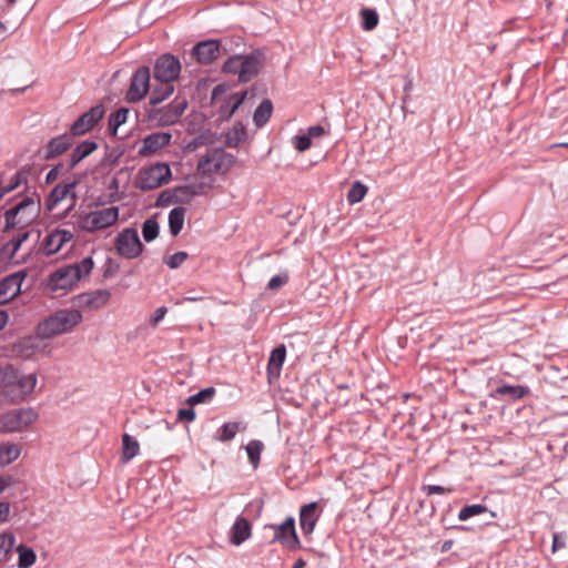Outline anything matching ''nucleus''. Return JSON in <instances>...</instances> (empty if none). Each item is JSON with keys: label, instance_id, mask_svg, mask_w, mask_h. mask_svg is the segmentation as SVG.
<instances>
[{"label": "nucleus", "instance_id": "nucleus-22", "mask_svg": "<svg viewBox=\"0 0 568 568\" xmlns=\"http://www.w3.org/2000/svg\"><path fill=\"white\" fill-rule=\"evenodd\" d=\"M43 337L39 336L38 334L36 336H28L21 338L16 345H14V352L18 356H21L23 358H30L34 354L39 353L44 348V345L42 344Z\"/></svg>", "mask_w": 568, "mask_h": 568}, {"label": "nucleus", "instance_id": "nucleus-35", "mask_svg": "<svg viewBox=\"0 0 568 568\" xmlns=\"http://www.w3.org/2000/svg\"><path fill=\"white\" fill-rule=\"evenodd\" d=\"M16 538L12 534L0 535V562L8 560L12 548L14 546Z\"/></svg>", "mask_w": 568, "mask_h": 568}, {"label": "nucleus", "instance_id": "nucleus-59", "mask_svg": "<svg viewBox=\"0 0 568 568\" xmlns=\"http://www.w3.org/2000/svg\"><path fill=\"white\" fill-rule=\"evenodd\" d=\"M8 323V315L6 312L0 311V331L7 325Z\"/></svg>", "mask_w": 568, "mask_h": 568}, {"label": "nucleus", "instance_id": "nucleus-14", "mask_svg": "<svg viewBox=\"0 0 568 568\" xmlns=\"http://www.w3.org/2000/svg\"><path fill=\"white\" fill-rule=\"evenodd\" d=\"M104 115V108L101 104L92 106L83 113L70 129L72 136L83 135L93 129Z\"/></svg>", "mask_w": 568, "mask_h": 568}, {"label": "nucleus", "instance_id": "nucleus-32", "mask_svg": "<svg viewBox=\"0 0 568 568\" xmlns=\"http://www.w3.org/2000/svg\"><path fill=\"white\" fill-rule=\"evenodd\" d=\"M273 111V105L270 100H263L261 104L256 108L253 121L256 124V126L261 128L271 118Z\"/></svg>", "mask_w": 568, "mask_h": 568}, {"label": "nucleus", "instance_id": "nucleus-5", "mask_svg": "<svg viewBox=\"0 0 568 568\" xmlns=\"http://www.w3.org/2000/svg\"><path fill=\"white\" fill-rule=\"evenodd\" d=\"M40 200L38 197L22 196L11 209L4 213V230L17 226L24 227L31 224L39 215Z\"/></svg>", "mask_w": 568, "mask_h": 568}, {"label": "nucleus", "instance_id": "nucleus-3", "mask_svg": "<svg viewBox=\"0 0 568 568\" xmlns=\"http://www.w3.org/2000/svg\"><path fill=\"white\" fill-rule=\"evenodd\" d=\"M94 267L91 256L84 257L79 263L67 265L57 270L51 276L49 285L52 291L70 290L79 281L87 277Z\"/></svg>", "mask_w": 568, "mask_h": 568}, {"label": "nucleus", "instance_id": "nucleus-6", "mask_svg": "<svg viewBox=\"0 0 568 568\" xmlns=\"http://www.w3.org/2000/svg\"><path fill=\"white\" fill-rule=\"evenodd\" d=\"M119 220V207L109 206L78 215L75 226L83 232L94 233L114 225Z\"/></svg>", "mask_w": 568, "mask_h": 568}, {"label": "nucleus", "instance_id": "nucleus-34", "mask_svg": "<svg viewBox=\"0 0 568 568\" xmlns=\"http://www.w3.org/2000/svg\"><path fill=\"white\" fill-rule=\"evenodd\" d=\"M17 552L19 568H30L37 560L34 550L28 546L19 545L17 547Z\"/></svg>", "mask_w": 568, "mask_h": 568}, {"label": "nucleus", "instance_id": "nucleus-60", "mask_svg": "<svg viewBox=\"0 0 568 568\" xmlns=\"http://www.w3.org/2000/svg\"><path fill=\"white\" fill-rule=\"evenodd\" d=\"M306 562L302 558H300L294 562L293 568H304Z\"/></svg>", "mask_w": 568, "mask_h": 568}, {"label": "nucleus", "instance_id": "nucleus-15", "mask_svg": "<svg viewBox=\"0 0 568 568\" xmlns=\"http://www.w3.org/2000/svg\"><path fill=\"white\" fill-rule=\"evenodd\" d=\"M271 527L274 529V540L281 542L288 549H296L300 546L293 517H287L281 525H273Z\"/></svg>", "mask_w": 568, "mask_h": 568}, {"label": "nucleus", "instance_id": "nucleus-61", "mask_svg": "<svg viewBox=\"0 0 568 568\" xmlns=\"http://www.w3.org/2000/svg\"><path fill=\"white\" fill-rule=\"evenodd\" d=\"M185 300L189 301V302H197V301H201L202 297L201 296L192 295V296L185 297Z\"/></svg>", "mask_w": 568, "mask_h": 568}, {"label": "nucleus", "instance_id": "nucleus-28", "mask_svg": "<svg viewBox=\"0 0 568 568\" xmlns=\"http://www.w3.org/2000/svg\"><path fill=\"white\" fill-rule=\"evenodd\" d=\"M21 446L16 443H0V467L17 460L21 455Z\"/></svg>", "mask_w": 568, "mask_h": 568}, {"label": "nucleus", "instance_id": "nucleus-42", "mask_svg": "<svg viewBox=\"0 0 568 568\" xmlns=\"http://www.w3.org/2000/svg\"><path fill=\"white\" fill-rule=\"evenodd\" d=\"M215 394V389L213 387H207L204 389H201L195 395H192L187 398V404L191 406L202 404L205 402H209Z\"/></svg>", "mask_w": 568, "mask_h": 568}, {"label": "nucleus", "instance_id": "nucleus-39", "mask_svg": "<svg viewBox=\"0 0 568 568\" xmlns=\"http://www.w3.org/2000/svg\"><path fill=\"white\" fill-rule=\"evenodd\" d=\"M487 511V507L480 504L467 505L463 507L458 513V519L465 521L474 516L484 514Z\"/></svg>", "mask_w": 568, "mask_h": 568}, {"label": "nucleus", "instance_id": "nucleus-20", "mask_svg": "<svg viewBox=\"0 0 568 568\" xmlns=\"http://www.w3.org/2000/svg\"><path fill=\"white\" fill-rule=\"evenodd\" d=\"M171 139L172 135L168 132H155L146 135L142 141L139 155L150 156L156 154L160 150L170 144Z\"/></svg>", "mask_w": 568, "mask_h": 568}, {"label": "nucleus", "instance_id": "nucleus-46", "mask_svg": "<svg viewBox=\"0 0 568 568\" xmlns=\"http://www.w3.org/2000/svg\"><path fill=\"white\" fill-rule=\"evenodd\" d=\"M129 110L121 108L110 116V126L116 130L120 125L126 122Z\"/></svg>", "mask_w": 568, "mask_h": 568}, {"label": "nucleus", "instance_id": "nucleus-54", "mask_svg": "<svg viewBox=\"0 0 568 568\" xmlns=\"http://www.w3.org/2000/svg\"><path fill=\"white\" fill-rule=\"evenodd\" d=\"M566 547V542L565 540L561 538V534H558V532H555L552 535V546H551V551L552 552H556L558 551L559 549H562Z\"/></svg>", "mask_w": 568, "mask_h": 568}, {"label": "nucleus", "instance_id": "nucleus-48", "mask_svg": "<svg viewBox=\"0 0 568 568\" xmlns=\"http://www.w3.org/2000/svg\"><path fill=\"white\" fill-rule=\"evenodd\" d=\"M189 257L186 252H176L173 255L169 256L165 261L166 265L170 268H178L186 258Z\"/></svg>", "mask_w": 568, "mask_h": 568}, {"label": "nucleus", "instance_id": "nucleus-45", "mask_svg": "<svg viewBox=\"0 0 568 568\" xmlns=\"http://www.w3.org/2000/svg\"><path fill=\"white\" fill-rule=\"evenodd\" d=\"M245 134L246 132L243 125H235L227 134V145L236 146L245 138Z\"/></svg>", "mask_w": 568, "mask_h": 568}, {"label": "nucleus", "instance_id": "nucleus-55", "mask_svg": "<svg viewBox=\"0 0 568 568\" xmlns=\"http://www.w3.org/2000/svg\"><path fill=\"white\" fill-rule=\"evenodd\" d=\"M306 134L312 140L313 138H321V136L325 135L326 131L322 125H313L307 129Z\"/></svg>", "mask_w": 568, "mask_h": 568}, {"label": "nucleus", "instance_id": "nucleus-2", "mask_svg": "<svg viewBox=\"0 0 568 568\" xmlns=\"http://www.w3.org/2000/svg\"><path fill=\"white\" fill-rule=\"evenodd\" d=\"M37 385L36 374H20L12 366L0 368V389L4 397L16 403L23 400Z\"/></svg>", "mask_w": 568, "mask_h": 568}, {"label": "nucleus", "instance_id": "nucleus-30", "mask_svg": "<svg viewBox=\"0 0 568 568\" xmlns=\"http://www.w3.org/2000/svg\"><path fill=\"white\" fill-rule=\"evenodd\" d=\"M186 210L183 206L174 207L169 213V229L173 236H176L183 229Z\"/></svg>", "mask_w": 568, "mask_h": 568}, {"label": "nucleus", "instance_id": "nucleus-4", "mask_svg": "<svg viewBox=\"0 0 568 568\" xmlns=\"http://www.w3.org/2000/svg\"><path fill=\"white\" fill-rule=\"evenodd\" d=\"M82 322V314L77 310H60L37 326V333L43 338L67 333Z\"/></svg>", "mask_w": 568, "mask_h": 568}, {"label": "nucleus", "instance_id": "nucleus-58", "mask_svg": "<svg viewBox=\"0 0 568 568\" xmlns=\"http://www.w3.org/2000/svg\"><path fill=\"white\" fill-rule=\"evenodd\" d=\"M12 483V479L11 477L7 476V477H0V494L6 489L8 488Z\"/></svg>", "mask_w": 568, "mask_h": 568}, {"label": "nucleus", "instance_id": "nucleus-21", "mask_svg": "<svg viewBox=\"0 0 568 568\" xmlns=\"http://www.w3.org/2000/svg\"><path fill=\"white\" fill-rule=\"evenodd\" d=\"M220 44L215 40H207L197 43L193 48V57L202 64H209L219 55Z\"/></svg>", "mask_w": 568, "mask_h": 568}, {"label": "nucleus", "instance_id": "nucleus-23", "mask_svg": "<svg viewBox=\"0 0 568 568\" xmlns=\"http://www.w3.org/2000/svg\"><path fill=\"white\" fill-rule=\"evenodd\" d=\"M285 358L286 348L283 344L278 345L272 351L266 368L270 383H272L273 379H277L280 377Z\"/></svg>", "mask_w": 568, "mask_h": 568}, {"label": "nucleus", "instance_id": "nucleus-50", "mask_svg": "<svg viewBox=\"0 0 568 568\" xmlns=\"http://www.w3.org/2000/svg\"><path fill=\"white\" fill-rule=\"evenodd\" d=\"M288 281V277L286 275H276L273 276L267 284V287L272 291L281 288L284 284H286Z\"/></svg>", "mask_w": 568, "mask_h": 568}, {"label": "nucleus", "instance_id": "nucleus-44", "mask_svg": "<svg viewBox=\"0 0 568 568\" xmlns=\"http://www.w3.org/2000/svg\"><path fill=\"white\" fill-rule=\"evenodd\" d=\"M142 234L146 242L153 241L159 234V224L154 220H146L142 226Z\"/></svg>", "mask_w": 568, "mask_h": 568}, {"label": "nucleus", "instance_id": "nucleus-51", "mask_svg": "<svg viewBox=\"0 0 568 568\" xmlns=\"http://www.w3.org/2000/svg\"><path fill=\"white\" fill-rule=\"evenodd\" d=\"M178 418L181 422H193L195 419V412L193 408H181L178 412Z\"/></svg>", "mask_w": 568, "mask_h": 568}, {"label": "nucleus", "instance_id": "nucleus-37", "mask_svg": "<svg viewBox=\"0 0 568 568\" xmlns=\"http://www.w3.org/2000/svg\"><path fill=\"white\" fill-rule=\"evenodd\" d=\"M262 450L263 444L260 440H251L246 445L247 457L254 468L258 466Z\"/></svg>", "mask_w": 568, "mask_h": 568}, {"label": "nucleus", "instance_id": "nucleus-52", "mask_svg": "<svg viewBox=\"0 0 568 568\" xmlns=\"http://www.w3.org/2000/svg\"><path fill=\"white\" fill-rule=\"evenodd\" d=\"M21 180H22V175L20 173H17L14 175V181L10 183V185L8 186H3L1 187L0 190V200L10 191L14 190L16 187H18L21 183Z\"/></svg>", "mask_w": 568, "mask_h": 568}, {"label": "nucleus", "instance_id": "nucleus-38", "mask_svg": "<svg viewBox=\"0 0 568 568\" xmlns=\"http://www.w3.org/2000/svg\"><path fill=\"white\" fill-rule=\"evenodd\" d=\"M239 430H240V423H237V422L225 423L220 428V435H219L217 439L223 443L230 442L235 437V435L237 434Z\"/></svg>", "mask_w": 568, "mask_h": 568}, {"label": "nucleus", "instance_id": "nucleus-49", "mask_svg": "<svg viewBox=\"0 0 568 568\" xmlns=\"http://www.w3.org/2000/svg\"><path fill=\"white\" fill-rule=\"evenodd\" d=\"M293 144L297 151L304 152L311 148L312 141L307 134L296 135L293 139Z\"/></svg>", "mask_w": 568, "mask_h": 568}, {"label": "nucleus", "instance_id": "nucleus-40", "mask_svg": "<svg viewBox=\"0 0 568 568\" xmlns=\"http://www.w3.org/2000/svg\"><path fill=\"white\" fill-rule=\"evenodd\" d=\"M367 190V186L361 182H355L347 193V201L351 204L361 202L365 197Z\"/></svg>", "mask_w": 568, "mask_h": 568}, {"label": "nucleus", "instance_id": "nucleus-1", "mask_svg": "<svg viewBox=\"0 0 568 568\" xmlns=\"http://www.w3.org/2000/svg\"><path fill=\"white\" fill-rule=\"evenodd\" d=\"M181 68L180 60L172 54H162L156 59L153 67V77L156 84L151 91L150 104L156 106L173 94V83L179 79Z\"/></svg>", "mask_w": 568, "mask_h": 568}, {"label": "nucleus", "instance_id": "nucleus-29", "mask_svg": "<svg viewBox=\"0 0 568 568\" xmlns=\"http://www.w3.org/2000/svg\"><path fill=\"white\" fill-rule=\"evenodd\" d=\"M261 62L254 54L243 57L241 69V82H247L253 79L260 70Z\"/></svg>", "mask_w": 568, "mask_h": 568}, {"label": "nucleus", "instance_id": "nucleus-57", "mask_svg": "<svg viewBox=\"0 0 568 568\" xmlns=\"http://www.w3.org/2000/svg\"><path fill=\"white\" fill-rule=\"evenodd\" d=\"M10 514V505L6 501H0V523L8 520Z\"/></svg>", "mask_w": 568, "mask_h": 568}, {"label": "nucleus", "instance_id": "nucleus-62", "mask_svg": "<svg viewBox=\"0 0 568 568\" xmlns=\"http://www.w3.org/2000/svg\"><path fill=\"white\" fill-rule=\"evenodd\" d=\"M559 146L568 149V142L552 144V145H550V149L559 148Z\"/></svg>", "mask_w": 568, "mask_h": 568}, {"label": "nucleus", "instance_id": "nucleus-13", "mask_svg": "<svg viewBox=\"0 0 568 568\" xmlns=\"http://www.w3.org/2000/svg\"><path fill=\"white\" fill-rule=\"evenodd\" d=\"M151 73L148 67L139 68L131 78L130 87L126 91V100L130 103L141 101L150 91Z\"/></svg>", "mask_w": 568, "mask_h": 568}, {"label": "nucleus", "instance_id": "nucleus-17", "mask_svg": "<svg viewBox=\"0 0 568 568\" xmlns=\"http://www.w3.org/2000/svg\"><path fill=\"white\" fill-rule=\"evenodd\" d=\"M26 272H17L0 281V305L6 304L18 296L21 292V284Z\"/></svg>", "mask_w": 568, "mask_h": 568}, {"label": "nucleus", "instance_id": "nucleus-18", "mask_svg": "<svg viewBox=\"0 0 568 568\" xmlns=\"http://www.w3.org/2000/svg\"><path fill=\"white\" fill-rule=\"evenodd\" d=\"M111 294L108 290H95L80 294L75 297V305L80 308L95 311L108 304Z\"/></svg>", "mask_w": 568, "mask_h": 568}, {"label": "nucleus", "instance_id": "nucleus-19", "mask_svg": "<svg viewBox=\"0 0 568 568\" xmlns=\"http://www.w3.org/2000/svg\"><path fill=\"white\" fill-rule=\"evenodd\" d=\"M74 183H60L53 187L47 201V209L53 211L62 201L69 199L70 205L67 211L75 204Z\"/></svg>", "mask_w": 568, "mask_h": 568}, {"label": "nucleus", "instance_id": "nucleus-7", "mask_svg": "<svg viewBox=\"0 0 568 568\" xmlns=\"http://www.w3.org/2000/svg\"><path fill=\"white\" fill-rule=\"evenodd\" d=\"M171 178L172 172L169 164L159 162L140 169L134 185L141 191H150L169 183Z\"/></svg>", "mask_w": 568, "mask_h": 568}, {"label": "nucleus", "instance_id": "nucleus-25", "mask_svg": "<svg viewBox=\"0 0 568 568\" xmlns=\"http://www.w3.org/2000/svg\"><path fill=\"white\" fill-rule=\"evenodd\" d=\"M317 503L313 501L307 505H304L300 510V525L304 535H310L313 532L316 521Z\"/></svg>", "mask_w": 568, "mask_h": 568}, {"label": "nucleus", "instance_id": "nucleus-53", "mask_svg": "<svg viewBox=\"0 0 568 568\" xmlns=\"http://www.w3.org/2000/svg\"><path fill=\"white\" fill-rule=\"evenodd\" d=\"M168 313V308L165 306L159 307L155 310L154 314L152 315L150 320V324L155 327L165 316Z\"/></svg>", "mask_w": 568, "mask_h": 568}, {"label": "nucleus", "instance_id": "nucleus-16", "mask_svg": "<svg viewBox=\"0 0 568 568\" xmlns=\"http://www.w3.org/2000/svg\"><path fill=\"white\" fill-rule=\"evenodd\" d=\"M72 240L73 233L71 231L57 229L45 235L41 243V250L45 255L50 256L58 253Z\"/></svg>", "mask_w": 568, "mask_h": 568}, {"label": "nucleus", "instance_id": "nucleus-8", "mask_svg": "<svg viewBox=\"0 0 568 568\" xmlns=\"http://www.w3.org/2000/svg\"><path fill=\"white\" fill-rule=\"evenodd\" d=\"M37 418L38 414L31 408H18L4 412L0 414V432H20L33 424Z\"/></svg>", "mask_w": 568, "mask_h": 568}, {"label": "nucleus", "instance_id": "nucleus-31", "mask_svg": "<svg viewBox=\"0 0 568 568\" xmlns=\"http://www.w3.org/2000/svg\"><path fill=\"white\" fill-rule=\"evenodd\" d=\"M140 445L139 443L128 434H124L122 437V456L121 460L123 463H128L133 457L139 454Z\"/></svg>", "mask_w": 568, "mask_h": 568}, {"label": "nucleus", "instance_id": "nucleus-41", "mask_svg": "<svg viewBox=\"0 0 568 568\" xmlns=\"http://www.w3.org/2000/svg\"><path fill=\"white\" fill-rule=\"evenodd\" d=\"M496 393L499 395H510L514 398H523L528 394V388L525 386H510L504 385L496 389Z\"/></svg>", "mask_w": 568, "mask_h": 568}, {"label": "nucleus", "instance_id": "nucleus-26", "mask_svg": "<svg viewBox=\"0 0 568 568\" xmlns=\"http://www.w3.org/2000/svg\"><path fill=\"white\" fill-rule=\"evenodd\" d=\"M72 144V135L62 134L51 139L45 146L44 158L47 160L53 159L64 153Z\"/></svg>", "mask_w": 568, "mask_h": 568}, {"label": "nucleus", "instance_id": "nucleus-56", "mask_svg": "<svg viewBox=\"0 0 568 568\" xmlns=\"http://www.w3.org/2000/svg\"><path fill=\"white\" fill-rule=\"evenodd\" d=\"M424 489L427 491V495H434V494L443 495V494L452 491V489L445 488L439 485H428Z\"/></svg>", "mask_w": 568, "mask_h": 568}, {"label": "nucleus", "instance_id": "nucleus-63", "mask_svg": "<svg viewBox=\"0 0 568 568\" xmlns=\"http://www.w3.org/2000/svg\"><path fill=\"white\" fill-rule=\"evenodd\" d=\"M10 6L16 4L17 0H7Z\"/></svg>", "mask_w": 568, "mask_h": 568}, {"label": "nucleus", "instance_id": "nucleus-33", "mask_svg": "<svg viewBox=\"0 0 568 568\" xmlns=\"http://www.w3.org/2000/svg\"><path fill=\"white\" fill-rule=\"evenodd\" d=\"M95 149V142L84 141L80 143L71 153V165H77L80 161L90 155Z\"/></svg>", "mask_w": 568, "mask_h": 568}, {"label": "nucleus", "instance_id": "nucleus-12", "mask_svg": "<svg viewBox=\"0 0 568 568\" xmlns=\"http://www.w3.org/2000/svg\"><path fill=\"white\" fill-rule=\"evenodd\" d=\"M211 183L187 184L184 186L175 187L171 191H164L159 201L161 204H170L171 202H185L193 196L204 194L206 190L211 189Z\"/></svg>", "mask_w": 568, "mask_h": 568}, {"label": "nucleus", "instance_id": "nucleus-43", "mask_svg": "<svg viewBox=\"0 0 568 568\" xmlns=\"http://www.w3.org/2000/svg\"><path fill=\"white\" fill-rule=\"evenodd\" d=\"M243 65V55H235L230 58L223 65L224 72L239 74L241 81V69Z\"/></svg>", "mask_w": 568, "mask_h": 568}, {"label": "nucleus", "instance_id": "nucleus-10", "mask_svg": "<svg viewBox=\"0 0 568 568\" xmlns=\"http://www.w3.org/2000/svg\"><path fill=\"white\" fill-rule=\"evenodd\" d=\"M187 106L184 98H175L171 103L162 108H154L150 111V119L159 126L175 124Z\"/></svg>", "mask_w": 568, "mask_h": 568}, {"label": "nucleus", "instance_id": "nucleus-36", "mask_svg": "<svg viewBox=\"0 0 568 568\" xmlns=\"http://www.w3.org/2000/svg\"><path fill=\"white\" fill-rule=\"evenodd\" d=\"M362 27L366 31L375 29L378 24V14L374 9L365 8L361 10Z\"/></svg>", "mask_w": 568, "mask_h": 568}, {"label": "nucleus", "instance_id": "nucleus-24", "mask_svg": "<svg viewBox=\"0 0 568 568\" xmlns=\"http://www.w3.org/2000/svg\"><path fill=\"white\" fill-rule=\"evenodd\" d=\"M252 535V527L244 517H237L230 531L231 544L239 546Z\"/></svg>", "mask_w": 568, "mask_h": 568}, {"label": "nucleus", "instance_id": "nucleus-11", "mask_svg": "<svg viewBox=\"0 0 568 568\" xmlns=\"http://www.w3.org/2000/svg\"><path fill=\"white\" fill-rule=\"evenodd\" d=\"M116 253L125 258L132 260L138 257L143 250L136 230L125 229L115 239Z\"/></svg>", "mask_w": 568, "mask_h": 568}, {"label": "nucleus", "instance_id": "nucleus-47", "mask_svg": "<svg viewBox=\"0 0 568 568\" xmlns=\"http://www.w3.org/2000/svg\"><path fill=\"white\" fill-rule=\"evenodd\" d=\"M246 94L247 92L246 91H243V92H236L234 93L230 100H229V105H230V110H229V115L231 116L236 110L237 108L243 103V101L245 100L246 98Z\"/></svg>", "mask_w": 568, "mask_h": 568}, {"label": "nucleus", "instance_id": "nucleus-64", "mask_svg": "<svg viewBox=\"0 0 568 568\" xmlns=\"http://www.w3.org/2000/svg\"><path fill=\"white\" fill-rule=\"evenodd\" d=\"M220 89V87H216L214 88V91H213V97L216 94L217 90Z\"/></svg>", "mask_w": 568, "mask_h": 568}, {"label": "nucleus", "instance_id": "nucleus-27", "mask_svg": "<svg viewBox=\"0 0 568 568\" xmlns=\"http://www.w3.org/2000/svg\"><path fill=\"white\" fill-rule=\"evenodd\" d=\"M29 236L30 232L24 231L19 233L17 237L6 243L0 250V258L7 262H13L17 252L20 250L21 245L29 239Z\"/></svg>", "mask_w": 568, "mask_h": 568}, {"label": "nucleus", "instance_id": "nucleus-9", "mask_svg": "<svg viewBox=\"0 0 568 568\" xmlns=\"http://www.w3.org/2000/svg\"><path fill=\"white\" fill-rule=\"evenodd\" d=\"M233 155L225 153L223 150H214L201 158L197 163V172L206 176L213 173L223 174L233 166Z\"/></svg>", "mask_w": 568, "mask_h": 568}]
</instances>
